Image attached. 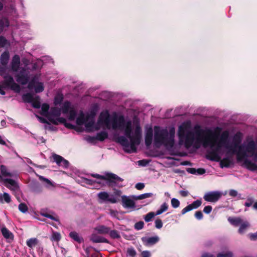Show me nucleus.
Returning <instances> with one entry per match:
<instances>
[{"label":"nucleus","mask_w":257,"mask_h":257,"mask_svg":"<svg viewBox=\"0 0 257 257\" xmlns=\"http://www.w3.org/2000/svg\"><path fill=\"white\" fill-rule=\"evenodd\" d=\"M54 161L59 166H61L64 168H68L69 166V162L66 160L64 159L62 157L54 154L52 156Z\"/></svg>","instance_id":"17"},{"label":"nucleus","mask_w":257,"mask_h":257,"mask_svg":"<svg viewBox=\"0 0 257 257\" xmlns=\"http://www.w3.org/2000/svg\"><path fill=\"white\" fill-rule=\"evenodd\" d=\"M153 195V193H147L141 194L138 196H133V199L135 200H141L147 198L152 197Z\"/></svg>","instance_id":"32"},{"label":"nucleus","mask_w":257,"mask_h":257,"mask_svg":"<svg viewBox=\"0 0 257 257\" xmlns=\"http://www.w3.org/2000/svg\"><path fill=\"white\" fill-rule=\"evenodd\" d=\"M60 109L52 107L51 108L46 117L51 123L57 125L59 123H64L66 121L65 118L60 117Z\"/></svg>","instance_id":"8"},{"label":"nucleus","mask_w":257,"mask_h":257,"mask_svg":"<svg viewBox=\"0 0 257 257\" xmlns=\"http://www.w3.org/2000/svg\"><path fill=\"white\" fill-rule=\"evenodd\" d=\"M135 187L138 190H141L145 187V185L143 183H138L136 184Z\"/></svg>","instance_id":"50"},{"label":"nucleus","mask_w":257,"mask_h":257,"mask_svg":"<svg viewBox=\"0 0 257 257\" xmlns=\"http://www.w3.org/2000/svg\"><path fill=\"white\" fill-rule=\"evenodd\" d=\"M240 227L238 229V232L239 233H243L244 231L249 227V223L246 221H243L242 220V222L241 224H240Z\"/></svg>","instance_id":"28"},{"label":"nucleus","mask_w":257,"mask_h":257,"mask_svg":"<svg viewBox=\"0 0 257 257\" xmlns=\"http://www.w3.org/2000/svg\"><path fill=\"white\" fill-rule=\"evenodd\" d=\"M70 236L75 241L80 243L82 241L83 239L79 234L75 231H72L69 234Z\"/></svg>","instance_id":"29"},{"label":"nucleus","mask_w":257,"mask_h":257,"mask_svg":"<svg viewBox=\"0 0 257 257\" xmlns=\"http://www.w3.org/2000/svg\"><path fill=\"white\" fill-rule=\"evenodd\" d=\"M83 180L84 182L88 185H93L96 182L95 181L87 178H84Z\"/></svg>","instance_id":"49"},{"label":"nucleus","mask_w":257,"mask_h":257,"mask_svg":"<svg viewBox=\"0 0 257 257\" xmlns=\"http://www.w3.org/2000/svg\"><path fill=\"white\" fill-rule=\"evenodd\" d=\"M137 252L133 247H128L126 250L127 256L130 257H136Z\"/></svg>","instance_id":"37"},{"label":"nucleus","mask_w":257,"mask_h":257,"mask_svg":"<svg viewBox=\"0 0 257 257\" xmlns=\"http://www.w3.org/2000/svg\"><path fill=\"white\" fill-rule=\"evenodd\" d=\"M94 115V113H91L85 116L84 112L80 111L76 119V123L78 125H82L85 123V126L87 132L97 131L100 128V125H99L98 122H95Z\"/></svg>","instance_id":"6"},{"label":"nucleus","mask_w":257,"mask_h":257,"mask_svg":"<svg viewBox=\"0 0 257 257\" xmlns=\"http://www.w3.org/2000/svg\"><path fill=\"white\" fill-rule=\"evenodd\" d=\"M109 235L110 237L112 238H120V236L119 234V232L115 230H110L109 232Z\"/></svg>","instance_id":"39"},{"label":"nucleus","mask_w":257,"mask_h":257,"mask_svg":"<svg viewBox=\"0 0 257 257\" xmlns=\"http://www.w3.org/2000/svg\"><path fill=\"white\" fill-rule=\"evenodd\" d=\"M168 208V205L167 203L164 202L163 203L161 206H160V208L157 210V211L156 212V215H159L160 214H161L165 211H167Z\"/></svg>","instance_id":"33"},{"label":"nucleus","mask_w":257,"mask_h":257,"mask_svg":"<svg viewBox=\"0 0 257 257\" xmlns=\"http://www.w3.org/2000/svg\"><path fill=\"white\" fill-rule=\"evenodd\" d=\"M1 182H3L5 186L13 191L14 194H16L19 191V186L14 180L10 178H3Z\"/></svg>","instance_id":"13"},{"label":"nucleus","mask_w":257,"mask_h":257,"mask_svg":"<svg viewBox=\"0 0 257 257\" xmlns=\"http://www.w3.org/2000/svg\"><path fill=\"white\" fill-rule=\"evenodd\" d=\"M20 58L15 55L11 62V70L14 72H17L16 75L17 81L22 84L27 83L29 79V75L28 71L24 68H20Z\"/></svg>","instance_id":"5"},{"label":"nucleus","mask_w":257,"mask_h":257,"mask_svg":"<svg viewBox=\"0 0 257 257\" xmlns=\"http://www.w3.org/2000/svg\"><path fill=\"white\" fill-rule=\"evenodd\" d=\"M228 221L233 225L237 226L240 225L242 222V219L239 217H229L228 218Z\"/></svg>","instance_id":"25"},{"label":"nucleus","mask_w":257,"mask_h":257,"mask_svg":"<svg viewBox=\"0 0 257 257\" xmlns=\"http://www.w3.org/2000/svg\"><path fill=\"white\" fill-rule=\"evenodd\" d=\"M38 120L42 123H46V125H45V128L48 130H52V127L51 126L50 124L47 121V120L42 117L39 116L38 115H36Z\"/></svg>","instance_id":"35"},{"label":"nucleus","mask_w":257,"mask_h":257,"mask_svg":"<svg viewBox=\"0 0 257 257\" xmlns=\"http://www.w3.org/2000/svg\"><path fill=\"white\" fill-rule=\"evenodd\" d=\"M141 240L145 246H151L155 244L160 240V237L158 235H155L151 237H143Z\"/></svg>","instance_id":"14"},{"label":"nucleus","mask_w":257,"mask_h":257,"mask_svg":"<svg viewBox=\"0 0 257 257\" xmlns=\"http://www.w3.org/2000/svg\"><path fill=\"white\" fill-rule=\"evenodd\" d=\"M10 55L8 51H5L1 56L0 75L4 79L2 82V85L0 84V94L2 95H5L6 93L4 88H10L17 93L21 91L19 85L15 83L13 77L9 74L10 70L7 67V64Z\"/></svg>","instance_id":"3"},{"label":"nucleus","mask_w":257,"mask_h":257,"mask_svg":"<svg viewBox=\"0 0 257 257\" xmlns=\"http://www.w3.org/2000/svg\"><path fill=\"white\" fill-rule=\"evenodd\" d=\"M138 163L140 165L142 166H145L147 164V162L145 160L139 161Z\"/></svg>","instance_id":"58"},{"label":"nucleus","mask_w":257,"mask_h":257,"mask_svg":"<svg viewBox=\"0 0 257 257\" xmlns=\"http://www.w3.org/2000/svg\"><path fill=\"white\" fill-rule=\"evenodd\" d=\"M201 257H215V256L211 254L205 253L202 254Z\"/></svg>","instance_id":"59"},{"label":"nucleus","mask_w":257,"mask_h":257,"mask_svg":"<svg viewBox=\"0 0 257 257\" xmlns=\"http://www.w3.org/2000/svg\"><path fill=\"white\" fill-rule=\"evenodd\" d=\"M114 213H115L114 211H111V215H113V214H114Z\"/></svg>","instance_id":"63"},{"label":"nucleus","mask_w":257,"mask_h":257,"mask_svg":"<svg viewBox=\"0 0 257 257\" xmlns=\"http://www.w3.org/2000/svg\"><path fill=\"white\" fill-rule=\"evenodd\" d=\"M22 98L24 101L31 103L34 108H39L41 107L40 98L38 96H34L31 93H28L24 94Z\"/></svg>","instance_id":"11"},{"label":"nucleus","mask_w":257,"mask_h":257,"mask_svg":"<svg viewBox=\"0 0 257 257\" xmlns=\"http://www.w3.org/2000/svg\"><path fill=\"white\" fill-rule=\"evenodd\" d=\"M253 202V199L252 198H249L247 199L246 202L245 203L244 205L246 207H250L251 206Z\"/></svg>","instance_id":"46"},{"label":"nucleus","mask_w":257,"mask_h":257,"mask_svg":"<svg viewBox=\"0 0 257 257\" xmlns=\"http://www.w3.org/2000/svg\"><path fill=\"white\" fill-rule=\"evenodd\" d=\"M249 237L252 240H255V239H257V232H256L254 234H249Z\"/></svg>","instance_id":"55"},{"label":"nucleus","mask_w":257,"mask_h":257,"mask_svg":"<svg viewBox=\"0 0 257 257\" xmlns=\"http://www.w3.org/2000/svg\"><path fill=\"white\" fill-rule=\"evenodd\" d=\"M188 172L191 174H196V169L194 168H189L188 169Z\"/></svg>","instance_id":"56"},{"label":"nucleus","mask_w":257,"mask_h":257,"mask_svg":"<svg viewBox=\"0 0 257 257\" xmlns=\"http://www.w3.org/2000/svg\"><path fill=\"white\" fill-rule=\"evenodd\" d=\"M19 209L23 213H26L28 211V208L25 203H20L19 205Z\"/></svg>","instance_id":"42"},{"label":"nucleus","mask_w":257,"mask_h":257,"mask_svg":"<svg viewBox=\"0 0 257 257\" xmlns=\"http://www.w3.org/2000/svg\"><path fill=\"white\" fill-rule=\"evenodd\" d=\"M61 238V235L60 233L58 232H53L51 240L54 241H59Z\"/></svg>","instance_id":"36"},{"label":"nucleus","mask_w":257,"mask_h":257,"mask_svg":"<svg viewBox=\"0 0 257 257\" xmlns=\"http://www.w3.org/2000/svg\"><path fill=\"white\" fill-rule=\"evenodd\" d=\"M180 194L183 197H186L188 195V192L187 191L181 190L180 191Z\"/></svg>","instance_id":"54"},{"label":"nucleus","mask_w":257,"mask_h":257,"mask_svg":"<svg viewBox=\"0 0 257 257\" xmlns=\"http://www.w3.org/2000/svg\"><path fill=\"white\" fill-rule=\"evenodd\" d=\"M155 227L158 229H160L163 226V223L161 219H157L155 221Z\"/></svg>","instance_id":"45"},{"label":"nucleus","mask_w":257,"mask_h":257,"mask_svg":"<svg viewBox=\"0 0 257 257\" xmlns=\"http://www.w3.org/2000/svg\"><path fill=\"white\" fill-rule=\"evenodd\" d=\"M41 214L43 216L47 217L57 222H59V218L56 215H53V214H49L46 212H44V211L41 212Z\"/></svg>","instance_id":"30"},{"label":"nucleus","mask_w":257,"mask_h":257,"mask_svg":"<svg viewBox=\"0 0 257 257\" xmlns=\"http://www.w3.org/2000/svg\"><path fill=\"white\" fill-rule=\"evenodd\" d=\"M95 230L100 234H107L110 231V228L104 225H98L95 228Z\"/></svg>","instance_id":"24"},{"label":"nucleus","mask_w":257,"mask_h":257,"mask_svg":"<svg viewBox=\"0 0 257 257\" xmlns=\"http://www.w3.org/2000/svg\"><path fill=\"white\" fill-rule=\"evenodd\" d=\"M49 108H50V107H49V104H48L47 103H43L41 106V111H42L41 114L47 117V115L49 112V111H48Z\"/></svg>","instance_id":"34"},{"label":"nucleus","mask_w":257,"mask_h":257,"mask_svg":"<svg viewBox=\"0 0 257 257\" xmlns=\"http://www.w3.org/2000/svg\"><path fill=\"white\" fill-rule=\"evenodd\" d=\"M108 137V134L104 131H102L97 134L95 137H89L88 140L89 142H92L95 140L99 141H103Z\"/></svg>","instance_id":"20"},{"label":"nucleus","mask_w":257,"mask_h":257,"mask_svg":"<svg viewBox=\"0 0 257 257\" xmlns=\"http://www.w3.org/2000/svg\"><path fill=\"white\" fill-rule=\"evenodd\" d=\"M90 175L97 179L108 180L111 186L115 185L119 187L123 186L120 184L122 182L123 179L114 174L106 173L105 175H100L97 174H90Z\"/></svg>","instance_id":"7"},{"label":"nucleus","mask_w":257,"mask_h":257,"mask_svg":"<svg viewBox=\"0 0 257 257\" xmlns=\"http://www.w3.org/2000/svg\"><path fill=\"white\" fill-rule=\"evenodd\" d=\"M154 144L159 147L164 146L167 149L171 150L175 144V129L174 126L161 127L155 126Z\"/></svg>","instance_id":"4"},{"label":"nucleus","mask_w":257,"mask_h":257,"mask_svg":"<svg viewBox=\"0 0 257 257\" xmlns=\"http://www.w3.org/2000/svg\"><path fill=\"white\" fill-rule=\"evenodd\" d=\"M253 208L254 209L257 210V202L254 203V204L253 205Z\"/></svg>","instance_id":"61"},{"label":"nucleus","mask_w":257,"mask_h":257,"mask_svg":"<svg viewBox=\"0 0 257 257\" xmlns=\"http://www.w3.org/2000/svg\"><path fill=\"white\" fill-rule=\"evenodd\" d=\"M91 240L92 242L95 243H99V242H104L108 243V241L105 238L96 235L92 234L91 237Z\"/></svg>","instance_id":"23"},{"label":"nucleus","mask_w":257,"mask_h":257,"mask_svg":"<svg viewBox=\"0 0 257 257\" xmlns=\"http://www.w3.org/2000/svg\"><path fill=\"white\" fill-rule=\"evenodd\" d=\"M62 113L64 114H69V119L73 120L76 116V110L75 107L72 106L69 101H65L61 107Z\"/></svg>","instance_id":"10"},{"label":"nucleus","mask_w":257,"mask_h":257,"mask_svg":"<svg viewBox=\"0 0 257 257\" xmlns=\"http://www.w3.org/2000/svg\"><path fill=\"white\" fill-rule=\"evenodd\" d=\"M0 172L1 175L2 176L3 178H4V177H12L14 176V174L10 172L7 169V167L3 165L0 166Z\"/></svg>","instance_id":"22"},{"label":"nucleus","mask_w":257,"mask_h":257,"mask_svg":"<svg viewBox=\"0 0 257 257\" xmlns=\"http://www.w3.org/2000/svg\"><path fill=\"white\" fill-rule=\"evenodd\" d=\"M195 216L197 219L201 220L203 218V214L201 211H198L195 212Z\"/></svg>","instance_id":"47"},{"label":"nucleus","mask_w":257,"mask_h":257,"mask_svg":"<svg viewBox=\"0 0 257 257\" xmlns=\"http://www.w3.org/2000/svg\"><path fill=\"white\" fill-rule=\"evenodd\" d=\"M28 88L30 89L34 88L36 93L41 92L44 89L43 83L42 82H36L35 79L29 82L28 84Z\"/></svg>","instance_id":"15"},{"label":"nucleus","mask_w":257,"mask_h":257,"mask_svg":"<svg viewBox=\"0 0 257 257\" xmlns=\"http://www.w3.org/2000/svg\"><path fill=\"white\" fill-rule=\"evenodd\" d=\"M223 195V193L221 191H210L205 194L203 198L206 201L215 203Z\"/></svg>","instance_id":"12"},{"label":"nucleus","mask_w":257,"mask_h":257,"mask_svg":"<svg viewBox=\"0 0 257 257\" xmlns=\"http://www.w3.org/2000/svg\"><path fill=\"white\" fill-rule=\"evenodd\" d=\"M0 144L3 145H6V142L4 140L3 137L0 136Z\"/></svg>","instance_id":"60"},{"label":"nucleus","mask_w":257,"mask_h":257,"mask_svg":"<svg viewBox=\"0 0 257 257\" xmlns=\"http://www.w3.org/2000/svg\"><path fill=\"white\" fill-rule=\"evenodd\" d=\"M166 194H167V196H168L169 195V193H166Z\"/></svg>","instance_id":"64"},{"label":"nucleus","mask_w":257,"mask_h":257,"mask_svg":"<svg viewBox=\"0 0 257 257\" xmlns=\"http://www.w3.org/2000/svg\"><path fill=\"white\" fill-rule=\"evenodd\" d=\"M11 201V197L10 195L6 192L3 194L0 193V202L3 203L4 202L10 203Z\"/></svg>","instance_id":"26"},{"label":"nucleus","mask_w":257,"mask_h":257,"mask_svg":"<svg viewBox=\"0 0 257 257\" xmlns=\"http://www.w3.org/2000/svg\"><path fill=\"white\" fill-rule=\"evenodd\" d=\"M212 207L211 206H206L203 209V211L206 214H209L212 210Z\"/></svg>","instance_id":"48"},{"label":"nucleus","mask_w":257,"mask_h":257,"mask_svg":"<svg viewBox=\"0 0 257 257\" xmlns=\"http://www.w3.org/2000/svg\"><path fill=\"white\" fill-rule=\"evenodd\" d=\"M40 179L45 183V187L49 189H53L55 187V184L48 179L40 177Z\"/></svg>","instance_id":"27"},{"label":"nucleus","mask_w":257,"mask_h":257,"mask_svg":"<svg viewBox=\"0 0 257 257\" xmlns=\"http://www.w3.org/2000/svg\"><path fill=\"white\" fill-rule=\"evenodd\" d=\"M205 173V170L204 169L199 168L196 170V173L199 175L203 174Z\"/></svg>","instance_id":"53"},{"label":"nucleus","mask_w":257,"mask_h":257,"mask_svg":"<svg viewBox=\"0 0 257 257\" xmlns=\"http://www.w3.org/2000/svg\"><path fill=\"white\" fill-rule=\"evenodd\" d=\"M121 194L120 191H117L115 194H109L106 192H101L98 194V197L103 202H109L111 203H115L117 202L118 197Z\"/></svg>","instance_id":"9"},{"label":"nucleus","mask_w":257,"mask_h":257,"mask_svg":"<svg viewBox=\"0 0 257 257\" xmlns=\"http://www.w3.org/2000/svg\"><path fill=\"white\" fill-rule=\"evenodd\" d=\"M122 206L125 208L133 209L135 208V203L130 197L125 196H122Z\"/></svg>","instance_id":"16"},{"label":"nucleus","mask_w":257,"mask_h":257,"mask_svg":"<svg viewBox=\"0 0 257 257\" xmlns=\"http://www.w3.org/2000/svg\"><path fill=\"white\" fill-rule=\"evenodd\" d=\"M63 99V97L62 94H58L57 95L54 100V103L55 104H58L61 103Z\"/></svg>","instance_id":"43"},{"label":"nucleus","mask_w":257,"mask_h":257,"mask_svg":"<svg viewBox=\"0 0 257 257\" xmlns=\"http://www.w3.org/2000/svg\"><path fill=\"white\" fill-rule=\"evenodd\" d=\"M221 129L216 127L214 131L210 129H202L199 125L192 128L190 122L182 123L178 128V135L179 144L184 145L188 149L193 147L199 148L201 146L209 147L215 153L219 152L222 148L228 153L236 155L237 160H243V165L251 171L257 170V145L251 140L246 144L238 145L241 142L239 134L234 137L235 142L229 144V133L224 131L220 134Z\"/></svg>","instance_id":"1"},{"label":"nucleus","mask_w":257,"mask_h":257,"mask_svg":"<svg viewBox=\"0 0 257 257\" xmlns=\"http://www.w3.org/2000/svg\"><path fill=\"white\" fill-rule=\"evenodd\" d=\"M217 257H233V253L230 251L217 254Z\"/></svg>","instance_id":"40"},{"label":"nucleus","mask_w":257,"mask_h":257,"mask_svg":"<svg viewBox=\"0 0 257 257\" xmlns=\"http://www.w3.org/2000/svg\"><path fill=\"white\" fill-rule=\"evenodd\" d=\"M0 230L3 236L5 238L7 239H9L11 241L13 240L14 237V234L8 229H7L5 225H1Z\"/></svg>","instance_id":"19"},{"label":"nucleus","mask_w":257,"mask_h":257,"mask_svg":"<svg viewBox=\"0 0 257 257\" xmlns=\"http://www.w3.org/2000/svg\"><path fill=\"white\" fill-rule=\"evenodd\" d=\"M97 122L100 128L104 126L109 130H123L125 136H120L117 138V142L123 147L124 151L128 153L136 152V145L140 143L142 130L139 125H137L134 131L132 132V122L131 120L125 121L123 115L118 116L114 114L110 123V114L107 110L102 111L98 117Z\"/></svg>","instance_id":"2"},{"label":"nucleus","mask_w":257,"mask_h":257,"mask_svg":"<svg viewBox=\"0 0 257 257\" xmlns=\"http://www.w3.org/2000/svg\"><path fill=\"white\" fill-rule=\"evenodd\" d=\"M155 216H157L156 215V213H154L153 212H150L147 214L144 217L145 221L147 222H148L152 219L153 218L155 217Z\"/></svg>","instance_id":"38"},{"label":"nucleus","mask_w":257,"mask_h":257,"mask_svg":"<svg viewBox=\"0 0 257 257\" xmlns=\"http://www.w3.org/2000/svg\"><path fill=\"white\" fill-rule=\"evenodd\" d=\"M3 5L2 2H0V11L3 9Z\"/></svg>","instance_id":"62"},{"label":"nucleus","mask_w":257,"mask_h":257,"mask_svg":"<svg viewBox=\"0 0 257 257\" xmlns=\"http://www.w3.org/2000/svg\"><path fill=\"white\" fill-rule=\"evenodd\" d=\"M151 253L149 251L145 250L142 252V257H150Z\"/></svg>","instance_id":"51"},{"label":"nucleus","mask_w":257,"mask_h":257,"mask_svg":"<svg viewBox=\"0 0 257 257\" xmlns=\"http://www.w3.org/2000/svg\"><path fill=\"white\" fill-rule=\"evenodd\" d=\"M153 140V130L151 127L147 128L145 134V144L147 146L151 145Z\"/></svg>","instance_id":"21"},{"label":"nucleus","mask_w":257,"mask_h":257,"mask_svg":"<svg viewBox=\"0 0 257 257\" xmlns=\"http://www.w3.org/2000/svg\"><path fill=\"white\" fill-rule=\"evenodd\" d=\"M65 126L67 127V128H73L74 127V125L71 124V123H67L66 122V121L63 123Z\"/></svg>","instance_id":"57"},{"label":"nucleus","mask_w":257,"mask_h":257,"mask_svg":"<svg viewBox=\"0 0 257 257\" xmlns=\"http://www.w3.org/2000/svg\"><path fill=\"white\" fill-rule=\"evenodd\" d=\"M201 201L200 200H197L193 201L191 204L188 205L182 210L181 214L183 215L193 209L197 208L201 205Z\"/></svg>","instance_id":"18"},{"label":"nucleus","mask_w":257,"mask_h":257,"mask_svg":"<svg viewBox=\"0 0 257 257\" xmlns=\"http://www.w3.org/2000/svg\"><path fill=\"white\" fill-rule=\"evenodd\" d=\"M229 194L230 196L235 197L237 195V192L235 190H230L229 191Z\"/></svg>","instance_id":"52"},{"label":"nucleus","mask_w":257,"mask_h":257,"mask_svg":"<svg viewBox=\"0 0 257 257\" xmlns=\"http://www.w3.org/2000/svg\"><path fill=\"white\" fill-rule=\"evenodd\" d=\"M171 203L172 207L174 208H178L180 204V201L175 198H173L171 199Z\"/></svg>","instance_id":"41"},{"label":"nucleus","mask_w":257,"mask_h":257,"mask_svg":"<svg viewBox=\"0 0 257 257\" xmlns=\"http://www.w3.org/2000/svg\"><path fill=\"white\" fill-rule=\"evenodd\" d=\"M38 243V240L36 238H31L27 240L26 244L30 248L35 246Z\"/></svg>","instance_id":"31"},{"label":"nucleus","mask_w":257,"mask_h":257,"mask_svg":"<svg viewBox=\"0 0 257 257\" xmlns=\"http://www.w3.org/2000/svg\"><path fill=\"white\" fill-rule=\"evenodd\" d=\"M144 225L143 221H139L135 224V228L137 230H141L143 228Z\"/></svg>","instance_id":"44"}]
</instances>
